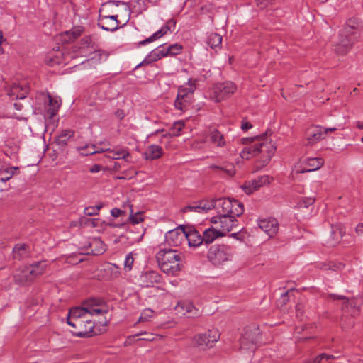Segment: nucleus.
<instances>
[{"instance_id": "a211bd4d", "label": "nucleus", "mask_w": 363, "mask_h": 363, "mask_svg": "<svg viewBox=\"0 0 363 363\" xmlns=\"http://www.w3.org/2000/svg\"><path fill=\"white\" fill-rule=\"evenodd\" d=\"M166 49L167 48H164L163 45H162L157 49L153 50L135 68H138L144 65L150 64L160 60L162 57L168 56Z\"/></svg>"}, {"instance_id": "864d4df0", "label": "nucleus", "mask_w": 363, "mask_h": 363, "mask_svg": "<svg viewBox=\"0 0 363 363\" xmlns=\"http://www.w3.org/2000/svg\"><path fill=\"white\" fill-rule=\"evenodd\" d=\"M27 273L29 274V276L31 278L32 281L39 276L30 265V267H27Z\"/></svg>"}, {"instance_id": "13d9d810", "label": "nucleus", "mask_w": 363, "mask_h": 363, "mask_svg": "<svg viewBox=\"0 0 363 363\" xmlns=\"http://www.w3.org/2000/svg\"><path fill=\"white\" fill-rule=\"evenodd\" d=\"M101 169H102V166L96 164L93 165L89 169V172L91 173H97V172H100L101 170Z\"/></svg>"}, {"instance_id": "9d476101", "label": "nucleus", "mask_w": 363, "mask_h": 363, "mask_svg": "<svg viewBox=\"0 0 363 363\" xmlns=\"http://www.w3.org/2000/svg\"><path fill=\"white\" fill-rule=\"evenodd\" d=\"M259 340V332L258 328H247L240 338V348L254 350Z\"/></svg>"}, {"instance_id": "bb28decb", "label": "nucleus", "mask_w": 363, "mask_h": 363, "mask_svg": "<svg viewBox=\"0 0 363 363\" xmlns=\"http://www.w3.org/2000/svg\"><path fill=\"white\" fill-rule=\"evenodd\" d=\"M14 281L19 285H24L32 282L29 274L27 273V267L18 269L13 275Z\"/></svg>"}, {"instance_id": "c756f323", "label": "nucleus", "mask_w": 363, "mask_h": 363, "mask_svg": "<svg viewBox=\"0 0 363 363\" xmlns=\"http://www.w3.org/2000/svg\"><path fill=\"white\" fill-rule=\"evenodd\" d=\"M210 140L218 147H224L225 141L223 135L216 129H213L210 133Z\"/></svg>"}, {"instance_id": "b1692460", "label": "nucleus", "mask_w": 363, "mask_h": 363, "mask_svg": "<svg viewBox=\"0 0 363 363\" xmlns=\"http://www.w3.org/2000/svg\"><path fill=\"white\" fill-rule=\"evenodd\" d=\"M48 104L45 107V114L49 118H52L58 112L61 106V100L48 96Z\"/></svg>"}, {"instance_id": "473e14b6", "label": "nucleus", "mask_w": 363, "mask_h": 363, "mask_svg": "<svg viewBox=\"0 0 363 363\" xmlns=\"http://www.w3.org/2000/svg\"><path fill=\"white\" fill-rule=\"evenodd\" d=\"M324 164L323 159L320 157L308 158L306 162V165L311 170L319 169Z\"/></svg>"}, {"instance_id": "9b49d317", "label": "nucleus", "mask_w": 363, "mask_h": 363, "mask_svg": "<svg viewBox=\"0 0 363 363\" xmlns=\"http://www.w3.org/2000/svg\"><path fill=\"white\" fill-rule=\"evenodd\" d=\"M238 216L230 215H218L211 218V223L214 224H219L220 228L218 230L224 232V236L227 232L232 230L233 228L237 225L238 220L236 219Z\"/></svg>"}, {"instance_id": "c85d7f7f", "label": "nucleus", "mask_w": 363, "mask_h": 363, "mask_svg": "<svg viewBox=\"0 0 363 363\" xmlns=\"http://www.w3.org/2000/svg\"><path fill=\"white\" fill-rule=\"evenodd\" d=\"M28 254V246L26 244H16L13 249V257L14 259L21 260Z\"/></svg>"}, {"instance_id": "c03bdc74", "label": "nucleus", "mask_w": 363, "mask_h": 363, "mask_svg": "<svg viewBox=\"0 0 363 363\" xmlns=\"http://www.w3.org/2000/svg\"><path fill=\"white\" fill-rule=\"evenodd\" d=\"M182 46L177 43L171 45L166 49L167 55H177L182 52Z\"/></svg>"}, {"instance_id": "4c0bfd02", "label": "nucleus", "mask_w": 363, "mask_h": 363, "mask_svg": "<svg viewBox=\"0 0 363 363\" xmlns=\"http://www.w3.org/2000/svg\"><path fill=\"white\" fill-rule=\"evenodd\" d=\"M19 148L20 147L18 145L13 143L11 141H7L6 150L5 152L7 155L12 157L18 152Z\"/></svg>"}, {"instance_id": "393cba45", "label": "nucleus", "mask_w": 363, "mask_h": 363, "mask_svg": "<svg viewBox=\"0 0 363 363\" xmlns=\"http://www.w3.org/2000/svg\"><path fill=\"white\" fill-rule=\"evenodd\" d=\"M118 6V4L115 1H108L104 3L101 5V8L99 11V16H113L115 15H118L116 13V9Z\"/></svg>"}, {"instance_id": "69168bd1", "label": "nucleus", "mask_w": 363, "mask_h": 363, "mask_svg": "<svg viewBox=\"0 0 363 363\" xmlns=\"http://www.w3.org/2000/svg\"><path fill=\"white\" fill-rule=\"evenodd\" d=\"M335 267L334 264H324L323 266L321 267L322 269H334L333 267Z\"/></svg>"}, {"instance_id": "7c9ffc66", "label": "nucleus", "mask_w": 363, "mask_h": 363, "mask_svg": "<svg viewBox=\"0 0 363 363\" xmlns=\"http://www.w3.org/2000/svg\"><path fill=\"white\" fill-rule=\"evenodd\" d=\"M217 199H203L199 201L201 213H207L208 211L216 208Z\"/></svg>"}, {"instance_id": "4d7b16f0", "label": "nucleus", "mask_w": 363, "mask_h": 363, "mask_svg": "<svg viewBox=\"0 0 363 363\" xmlns=\"http://www.w3.org/2000/svg\"><path fill=\"white\" fill-rule=\"evenodd\" d=\"M82 46L86 47L89 46V45L91 43V38L89 36H86L82 39Z\"/></svg>"}, {"instance_id": "774afa93", "label": "nucleus", "mask_w": 363, "mask_h": 363, "mask_svg": "<svg viewBox=\"0 0 363 363\" xmlns=\"http://www.w3.org/2000/svg\"><path fill=\"white\" fill-rule=\"evenodd\" d=\"M357 127L360 130H363V121L362 122L358 121L357 123Z\"/></svg>"}, {"instance_id": "423d86ee", "label": "nucleus", "mask_w": 363, "mask_h": 363, "mask_svg": "<svg viewBox=\"0 0 363 363\" xmlns=\"http://www.w3.org/2000/svg\"><path fill=\"white\" fill-rule=\"evenodd\" d=\"M188 84V87L180 86L179 88L177 96L174 101L175 108L182 111H186L194 101V92L196 89L195 82L190 79Z\"/></svg>"}, {"instance_id": "e2e57ef3", "label": "nucleus", "mask_w": 363, "mask_h": 363, "mask_svg": "<svg viewBox=\"0 0 363 363\" xmlns=\"http://www.w3.org/2000/svg\"><path fill=\"white\" fill-rule=\"evenodd\" d=\"M336 130H337L336 128H326L323 127L324 136H325L328 133L334 132Z\"/></svg>"}, {"instance_id": "6e6552de", "label": "nucleus", "mask_w": 363, "mask_h": 363, "mask_svg": "<svg viewBox=\"0 0 363 363\" xmlns=\"http://www.w3.org/2000/svg\"><path fill=\"white\" fill-rule=\"evenodd\" d=\"M220 335L217 329L208 330L205 333L198 334L194 337V345L201 350L211 348L219 340Z\"/></svg>"}, {"instance_id": "bf43d9fd", "label": "nucleus", "mask_w": 363, "mask_h": 363, "mask_svg": "<svg viewBox=\"0 0 363 363\" xmlns=\"http://www.w3.org/2000/svg\"><path fill=\"white\" fill-rule=\"evenodd\" d=\"M149 277L154 279L155 282L157 283L160 281V276L154 272H152L149 274Z\"/></svg>"}, {"instance_id": "f704fd0d", "label": "nucleus", "mask_w": 363, "mask_h": 363, "mask_svg": "<svg viewBox=\"0 0 363 363\" xmlns=\"http://www.w3.org/2000/svg\"><path fill=\"white\" fill-rule=\"evenodd\" d=\"M144 233L145 230L143 229H140L137 233H134L133 230L130 229L128 233L130 235H127V239L130 240L132 244L139 242L142 240Z\"/></svg>"}, {"instance_id": "49530a36", "label": "nucleus", "mask_w": 363, "mask_h": 363, "mask_svg": "<svg viewBox=\"0 0 363 363\" xmlns=\"http://www.w3.org/2000/svg\"><path fill=\"white\" fill-rule=\"evenodd\" d=\"M183 213L194 211L201 213L199 201L194 203L191 205L186 206L182 209Z\"/></svg>"}, {"instance_id": "72a5a7b5", "label": "nucleus", "mask_w": 363, "mask_h": 363, "mask_svg": "<svg viewBox=\"0 0 363 363\" xmlns=\"http://www.w3.org/2000/svg\"><path fill=\"white\" fill-rule=\"evenodd\" d=\"M329 296L333 299L344 300L345 301L343 302L342 308L344 309L345 308L350 307L351 308H352L354 310V312H355V311L357 309L356 300H354V299L349 300L344 296H338V295H335V294H330Z\"/></svg>"}, {"instance_id": "052dcab7", "label": "nucleus", "mask_w": 363, "mask_h": 363, "mask_svg": "<svg viewBox=\"0 0 363 363\" xmlns=\"http://www.w3.org/2000/svg\"><path fill=\"white\" fill-rule=\"evenodd\" d=\"M355 231H356V233H357L358 235H362V234H363V223H360V224H359V225L356 227Z\"/></svg>"}, {"instance_id": "4be33fe9", "label": "nucleus", "mask_w": 363, "mask_h": 363, "mask_svg": "<svg viewBox=\"0 0 363 363\" xmlns=\"http://www.w3.org/2000/svg\"><path fill=\"white\" fill-rule=\"evenodd\" d=\"M224 236V232L213 227L206 229L202 234L203 244L208 245L216 238Z\"/></svg>"}, {"instance_id": "f257e3e1", "label": "nucleus", "mask_w": 363, "mask_h": 363, "mask_svg": "<svg viewBox=\"0 0 363 363\" xmlns=\"http://www.w3.org/2000/svg\"><path fill=\"white\" fill-rule=\"evenodd\" d=\"M104 301L101 298H90L83 303L82 307L69 309L67 323L73 328L72 333L79 337H89L98 335L94 330V322L91 319L94 315L107 313V310L101 307Z\"/></svg>"}, {"instance_id": "338daca9", "label": "nucleus", "mask_w": 363, "mask_h": 363, "mask_svg": "<svg viewBox=\"0 0 363 363\" xmlns=\"http://www.w3.org/2000/svg\"><path fill=\"white\" fill-rule=\"evenodd\" d=\"M310 172H312V171L309 168L303 167V169L299 170L298 172L303 174V173Z\"/></svg>"}, {"instance_id": "de8ad7c7", "label": "nucleus", "mask_w": 363, "mask_h": 363, "mask_svg": "<svg viewBox=\"0 0 363 363\" xmlns=\"http://www.w3.org/2000/svg\"><path fill=\"white\" fill-rule=\"evenodd\" d=\"M133 262H134V259H133L132 253H129L128 255H127V256L125 257V262H124L125 269L128 271L131 270L132 267H133Z\"/></svg>"}, {"instance_id": "680f3d73", "label": "nucleus", "mask_w": 363, "mask_h": 363, "mask_svg": "<svg viewBox=\"0 0 363 363\" xmlns=\"http://www.w3.org/2000/svg\"><path fill=\"white\" fill-rule=\"evenodd\" d=\"M288 301H289V298H288V291H287L282 294L281 302H282V304H286Z\"/></svg>"}, {"instance_id": "e433bc0d", "label": "nucleus", "mask_w": 363, "mask_h": 363, "mask_svg": "<svg viewBox=\"0 0 363 363\" xmlns=\"http://www.w3.org/2000/svg\"><path fill=\"white\" fill-rule=\"evenodd\" d=\"M82 32V30L81 28H74L72 30L66 31L64 33V36H65V38H67V39L65 38V40H66V41L74 40V39H76L77 38L80 36Z\"/></svg>"}, {"instance_id": "3c124183", "label": "nucleus", "mask_w": 363, "mask_h": 363, "mask_svg": "<svg viewBox=\"0 0 363 363\" xmlns=\"http://www.w3.org/2000/svg\"><path fill=\"white\" fill-rule=\"evenodd\" d=\"M84 213L86 216H95L98 214V208L94 206H89L84 208Z\"/></svg>"}, {"instance_id": "0e129e2a", "label": "nucleus", "mask_w": 363, "mask_h": 363, "mask_svg": "<svg viewBox=\"0 0 363 363\" xmlns=\"http://www.w3.org/2000/svg\"><path fill=\"white\" fill-rule=\"evenodd\" d=\"M194 309H195V307H194V305H192V304H191V303L187 304V305H186V312H188V313H191V312H192V311H193Z\"/></svg>"}, {"instance_id": "412c9836", "label": "nucleus", "mask_w": 363, "mask_h": 363, "mask_svg": "<svg viewBox=\"0 0 363 363\" xmlns=\"http://www.w3.org/2000/svg\"><path fill=\"white\" fill-rule=\"evenodd\" d=\"M220 177H233L235 174V168L232 163H224L222 165L212 164L209 167Z\"/></svg>"}, {"instance_id": "f8f14e48", "label": "nucleus", "mask_w": 363, "mask_h": 363, "mask_svg": "<svg viewBox=\"0 0 363 363\" xmlns=\"http://www.w3.org/2000/svg\"><path fill=\"white\" fill-rule=\"evenodd\" d=\"M185 227L180 225L178 228L169 230L165 235V241L170 246H179L185 240Z\"/></svg>"}, {"instance_id": "5fc2aeb1", "label": "nucleus", "mask_w": 363, "mask_h": 363, "mask_svg": "<svg viewBox=\"0 0 363 363\" xmlns=\"http://www.w3.org/2000/svg\"><path fill=\"white\" fill-rule=\"evenodd\" d=\"M60 56L62 55V52H58V55H56L55 57V58H50L49 64L52 66L54 64H60V63H61V60H60Z\"/></svg>"}, {"instance_id": "8fccbe9b", "label": "nucleus", "mask_w": 363, "mask_h": 363, "mask_svg": "<svg viewBox=\"0 0 363 363\" xmlns=\"http://www.w3.org/2000/svg\"><path fill=\"white\" fill-rule=\"evenodd\" d=\"M256 5L260 9H264L271 5L274 0H255Z\"/></svg>"}, {"instance_id": "a18cd8bd", "label": "nucleus", "mask_w": 363, "mask_h": 363, "mask_svg": "<svg viewBox=\"0 0 363 363\" xmlns=\"http://www.w3.org/2000/svg\"><path fill=\"white\" fill-rule=\"evenodd\" d=\"M315 202V199L312 197H306L302 199L298 203V208H308L313 205Z\"/></svg>"}, {"instance_id": "2f4dec72", "label": "nucleus", "mask_w": 363, "mask_h": 363, "mask_svg": "<svg viewBox=\"0 0 363 363\" xmlns=\"http://www.w3.org/2000/svg\"><path fill=\"white\" fill-rule=\"evenodd\" d=\"M206 43L212 49L220 48L222 43V36L216 33H210L208 35Z\"/></svg>"}, {"instance_id": "37998d69", "label": "nucleus", "mask_w": 363, "mask_h": 363, "mask_svg": "<svg viewBox=\"0 0 363 363\" xmlns=\"http://www.w3.org/2000/svg\"><path fill=\"white\" fill-rule=\"evenodd\" d=\"M135 337H139L138 340H144V341H153L157 337V335L153 333H149L146 332L138 333L135 335Z\"/></svg>"}, {"instance_id": "0eeeda50", "label": "nucleus", "mask_w": 363, "mask_h": 363, "mask_svg": "<svg viewBox=\"0 0 363 363\" xmlns=\"http://www.w3.org/2000/svg\"><path fill=\"white\" fill-rule=\"evenodd\" d=\"M216 209L219 215L240 216L244 212L243 204L238 200L225 198L217 199Z\"/></svg>"}, {"instance_id": "a878e982", "label": "nucleus", "mask_w": 363, "mask_h": 363, "mask_svg": "<svg viewBox=\"0 0 363 363\" xmlns=\"http://www.w3.org/2000/svg\"><path fill=\"white\" fill-rule=\"evenodd\" d=\"M163 155L162 148L157 145H150L144 152V157L147 160H154L159 159Z\"/></svg>"}, {"instance_id": "7ed1b4c3", "label": "nucleus", "mask_w": 363, "mask_h": 363, "mask_svg": "<svg viewBox=\"0 0 363 363\" xmlns=\"http://www.w3.org/2000/svg\"><path fill=\"white\" fill-rule=\"evenodd\" d=\"M182 255L175 250L162 249L156 255L161 270L170 275H175L181 270Z\"/></svg>"}, {"instance_id": "4468645a", "label": "nucleus", "mask_w": 363, "mask_h": 363, "mask_svg": "<svg viewBox=\"0 0 363 363\" xmlns=\"http://www.w3.org/2000/svg\"><path fill=\"white\" fill-rule=\"evenodd\" d=\"M29 91V86L27 83L23 82L21 83H13L7 89V93L13 99H22L26 97Z\"/></svg>"}, {"instance_id": "f03ea898", "label": "nucleus", "mask_w": 363, "mask_h": 363, "mask_svg": "<svg viewBox=\"0 0 363 363\" xmlns=\"http://www.w3.org/2000/svg\"><path fill=\"white\" fill-rule=\"evenodd\" d=\"M269 131L254 137L243 138L242 143H251L245 147L240 152V156L244 160H250L251 157L259 156V161L262 166H265L269 162L275 153L276 146L272 140L268 137Z\"/></svg>"}, {"instance_id": "58836bf2", "label": "nucleus", "mask_w": 363, "mask_h": 363, "mask_svg": "<svg viewBox=\"0 0 363 363\" xmlns=\"http://www.w3.org/2000/svg\"><path fill=\"white\" fill-rule=\"evenodd\" d=\"M130 222L133 224V227H135V224L140 223L143 221V218L141 212L133 213L132 206L130 207V216L128 218Z\"/></svg>"}, {"instance_id": "6ab92c4d", "label": "nucleus", "mask_w": 363, "mask_h": 363, "mask_svg": "<svg viewBox=\"0 0 363 363\" xmlns=\"http://www.w3.org/2000/svg\"><path fill=\"white\" fill-rule=\"evenodd\" d=\"M186 238L190 247H199L203 244L202 235L192 226L185 228Z\"/></svg>"}, {"instance_id": "1a4fd4ad", "label": "nucleus", "mask_w": 363, "mask_h": 363, "mask_svg": "<svg viewBox=\"0 0 363 363\" xmlns=\"http://www.w3.org/2000/svg\"><path fill=\"white\" fill-rule=\"evenodd\" d=\"M236 89L235 84L232 82L216 84L213 89V98L216 101L220 102L230 97Z\"/></svg>"}, {"instance_id": "79ce46f5", "label": "nucleus", "mask_w": 363, "mask_h": 363, "mask_svg": "<svg viewBox=\"0 0 363 363\" xmlns=\"http://www.w3.org/2000/svg\"><path fill=\"white\" fill-rule=\"evenodd\" d=\"M184 126V124L182 121H177V122L174 123V124L172 125V126L170 129L171 132L168 135H174V136L179 135V133L182 131Z\"/></svg>"}, {"instance_id": "ea45409f", "label": "nucleus", "mask_w": 363, "mask_h": 363, "mask_svg": "<svg viewBox=\"0 0 363 363\" xmlns=\"http://www.w3.org/2000/svg\"><path fill=\"white\" fill-rule=\"evenodd\" d=\"M335 357L333 355L322 354L318 355L315 359L313 361L307 360L305 363H325L329 362L330 359H334Z\"/></svg>"}, {"instance_id": "cd10ccee", "label": "nucleus", "mask_w": 363, "mask_h": 363, "mask_svg": "<svg viewBox=\"0 0 363 363\" xmlns=\"http://www.w3.org/2000/svg\"><path fill=\"white\" fill-rule=\"evenodd\" d=\"M74 131L72 130H65L61 132V133L57 136L55 142L57 145L59 146L60 148L63 149L67 145L68 140L74 137Z\"/></svg>"}, {"instance_id": "dca6fc26", "label": "nucleus", "mask_w": 363, "mask_h": 363, "mask_svg": "<svg viewBox=\"0 0 363 363\" xmlns=\"http://www.w3.org/2000/svg\"><path fill=\"white\" fill-rule=\"evenodd\" d=\"M271 180L272 179L268 175H263L258 177L257 179H254L245 184L243 186V189L246 194H250L264 185L269 184Z\"/></svg>"}, {"instance_id": "aec40b11", "label": "nucleus", "mask_w": 363, "mask_h": 363, "mask_svg": "<svg viewBox=\"0 0 363 363\" xmlns=\"http://www.w3.org/2000/svg\"><path fill=\"white\" fill-rule=\"evenodd\" d=\"M172 25L174 26L175 22H174L173 21H168L165 26H162L160 30L153 33L150 37L142 41H140L138 43V46L145 45L147 43H152L162 38V36L166 35L169 31H170Z\"/></svg>"}, {"instance_id": "6e6d98bb", "label": "nucleus", "mask_w": 363, "mask_h": 363, "mask_svg": "<svg viewBox=\"0 0 363 363\" xmlns=\"http://www.w3.org/2000/svg\"><path fill=\"white\" fill-rule=\"evenodd\" d=\"M252 128V125L250 122L242 120V124H241V129L242 130L247 131Z\"/></svg>"}, {"instance_id": "5701e85b", "label": "nucleus", "mask_w": 363, "mask_h": 363, "mask_svg": "<svg viewBox=\"0 0 363 363\" xmlns=\"http://www.w3.org/2000/svg\"><path fill=\"white\" fill-rule=\"evenodd\" d=\"M105 151H107L108 152V155H107L108 157L109 158H112V159H114V160H118V159H124V160H126L128 158V157L130 156V153L125 150H110L109 149H106V150H103V149H101V150H93V151H89L88 152L86 153V155H93V154H95V153H99V152H105Z\"/></svg>"}, {"instance_id": "603ef678", "label": "nucleus", "mask_w": 363, "mask_h": 363, "mask_svg": "<svg viewBox=\"0 0 363 363\" xmlns=\"http://www.w3.org/2000/svg\"><path fill=\"white\" fill-rule=\"evenodd\" d=\"M111 214L112 216L117 218L121 216L125 215V212L118 208H114L111 211Z\"/></svg>"}, {"instance_id": "f3484780", "label": "nucleus", "mask_w": 363, "mask_h": 363, "mask_svg": "<svg viewBox=\"0 0 363 363\" xmlns=\"http://www.w3.org/2000/svg\"><path fill=\"white\" fill-rule=\"evenodd\" d=\"M258 226L269 237H274L279 230V223L275 218L259 220Z\"/></svg>"}, {"instance_id": "39448f33", "label": "nucleus", "mask_w": 363, "mask_h": 363, "mask_svg": "<svg viewBox=\"0 0 363 363\" xmlns=\"http://www.w3.org/2000/svg\"><path fill=\"white\" fill-rule=\"evenodd\" d=\"M233 256L232 248L226 245H212L207 255L209 262L215 266H220L231 261Z\"/></svg>"}, {"instance_id": "09e8293b", "label": "nucleus", "mask_w": 363, "mask_h": 363, "mask_svg": "<svg viewBox=\"0 0 363 363\" xmlns=\"http://www.w3.org/2000/svg\"><path fill=\"white\" fill-rule=\"evenodd\" d=\"M153 313V311L150 308L145 309L143 313L141 314L140 317L139 318V321L148 320L149 318H151L152 316Z\"/></svg>"}, {"instance_id": "20e7f679", "label": "nucleus", "mask_w": 363, "mask_h": 363, "mask_svg": "<svg viewBox=\"0 0 363 363\" xmlns=\"http://www.w3.org/2000/svg\"><path fill=\"white\" fill-rule=\"evenodd\" d=\"M359 36L358 29L353 26H345L340 33L339 42L335 47V52L340 55H346Z\"/></svg>"}, {"instance_id": "ddd939ff", "label": "nucleus", "mask_w": 363, "mask_h": 363, "mask_svg": "<svg viewBox=\"0 0 363 363\" xmlns=\"http://www.w3.org/2000/svg\"><path fill=\"white\" fill-rule=\"evenodd\" d=\"M306 138L308 145H312L325 138L323 127L312 125L306 130Z\"/></svg>"}, {"instance_id": "c9c22d12", "label": "nucleus", "mask_w": 363, "mask_h": 363, "mask_svg": "<svg viewBox=\"0 0 363 363\" xmlns=\"http://www.w3.org/2000/svg\"><path fill=\"white\" fill-rule=\"evenodd\" d=\"M17 167H11L10 169H0V182L4 183L9 180L14 174V170H17Z\"/></svg>"}, {"instance_id": "a19ab883", "label": "nucleus", "mask_w": 363, "mask_h": 363, "mask_svg": "<svg viewBox=\"0 0 363 363\" xmlns=\"http://www.w3.org/2000/svg\"><path fill=\"white\" fill-rule=\"evenodd\" d=\"M30 266L35 269L39 276L42 275L45 272L47 267L45 261L37 262Z\"/></svg>"}, {"instance_id": "2eb2a0df", "label": "nucleus", "mask_w": 363, "mask_h": 363, "mask_svg": "<svg viewBox=\"0 0 363 363\" xmlns=\"http://www.w3.org/2000/svg\"><path fill=\"white\" fill-rule=\"evenodd\" d=\"M118 15L113 16H99L98 26L103 30L107 31H114L119 27Z\"/></svg>"}]
</instances>
